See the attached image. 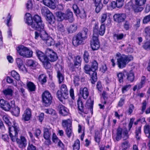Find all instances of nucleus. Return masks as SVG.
<instances>
[{
    "label": "nucleus",
    "mask_w": 150,
    "mask_h": 150,
    "mask_svg": "<svg viewBox=\"0 0 150 150\" xmlns=\"http://www.w3.org/2000/svg\"><path fill=\"white\" fill-rule=\"evenodd\" d=\"M98 68V63L96 60H94L91 62V68L88 65H85L84 67L85 72L88 74L92 80L95 82L96 81L97 79V73L96 70Z\"/></svg>",
    "instance_id": "f257e3e1"
},
{
    "label": "nucleus",
    "mask_w": 150,
    "mask_h": 150,
    "mask_svg": "<svg viewBox=\"0 0 150 150\" xmlns=\"http://www.w3.org/2000/svg\"><path fill=\"white\" fill-rule=\"evenodd\" d=\"M117 59V64L120 69H122L125 67L127 64L133 59V57L130 55H126L121 54L119 52L116 54Z\"/></svg>",
    "instance_id": "f03ea898"
},
{
    "label": "nucleus",
    "mask_w": 150,
    "mask_h": 150,
    "mask_svg": "<svg viewBox=\"0 0 150 150\" xmlns=\"http://www.w3.org/2000/svg\"><path fill=\"white\" fill-rule=\"evenodd\" d=\"M88 29L86 28L83 29V31L79 33L73 38L72 43L75 46L82 44L83 41L87 38Z\"/></svg>",
    "instance_id": "7ed1b4c3"
},
{
    "label": "nucleus",
    "mask_w": 150,
    "mask_h": 150,
    "mask_svg": "<svg viewBox=\"0 0 150 150\" xmlns=\"http://www.w3.org/2000/svg\"><path fill=\"white\" fill-rule=\"evenodd\" d=\"M57 96L60 101L64 103L65 100L69 97V93L67 86L65 84L62 85L60 90L57 93Z\"/></svg>",
    "instance_id": "20e7f679"
},
{
    "label": "nucleus",
    "mask_w": 150,
    "mask_h": 150,
    "mask_svg": "<svg viewBox=\"0 0 150 150\" xmlns=\"http://www.w3.org/2000/svg\"><path fill=\"white\" fill-rule=\"evenodd\" d=\"M9 136L13 142H14L18 137V134L20 128L18 124L14 122L12 126L8 127Z\"/></svg>",
    "instance_id": "39448f33"
},
{
    "label": "nucleus",
    "mask_w": 150,
    "mask_h": 150,
    "mask_svg": "<svg viewBox=\"0 0 150 150\" xmlns=\"http://www.w3.org/2000/svg\"><path fill=\"white\" fill-rule=\"evenodd\" d=\"M16 50L19 54L24 57L29 58L32 56L33 52L24 46H19Z\"/></svg>",
    "instance_id": "423d86ee"
},
{
    "label": "nucleus",
    "mask_w": 150,
    "mask_h": 150,
    "mask_svg": "<svg viewBox=\"0 0 150 150\" xmlns=\"http://www.w3.org/2000/svg\"><path fill=\"white\" fill-rule=\"evenodd\" d=\"M37 30L35 32V38L36 40H38L39 38H41L42 40H45L47 37V34L44 28H41L38 27L36 28H33Z\"/></svg>",
    "instance_id": "0eeeda50"
},
{
    "label": "nucleus",
    "mask_w": 150,
    "mask_h": 150,
    "mask_svg": "<svg viewBox=\"0 0 150 150\" xmlns=\"http://www.w3.org/2000/svg\"><path fill=\"white\" fill-rule=\"evenodd\" d=\"M31 26L33 28H36L38 27L41 28H44V25L42 23L40 17L38 15L34 16Z\"/></svg>",
    "instance_id": "6e6552de"
},
{
    "label": "nucleus",
    "mask_w": 150,
    "mask_h": 150,
    "mask_svg": "<svg viewBox=\"0 0 150 150\" xmlns=\"http://www.w3.org/2000/svg\"><path fill=\"white\" fill-rule=\"evenodd\" d=\"M42 98L43 103L45 106H48L51 104L52 97L49 92L45 91L42 95Z\"/></svg>",
    "instance_id": "1a4fd4ad"
},
{
    "label": "nucleus",
    "mask_w": 150,
    "mask_h": 150,
    "mask_svg": "<svg viewBox=\"0 0 150 150\" xmlns=\"http://www.w3.org/2000/svg\"><path fill=\"white\" fill-rule=\"evenodd\" d=\"M11 105L10 103L3 99L0 100V106L4 110L6 111H8L10 110L11 108H13L15 106V101H11Z\"/></svg>",
    "instance_id": "9d476101"
},
{
    "label": "nucleus",
    "mask_w": 150,
    "mask_h": 150,
    "mask_svg": "<svg viewBox=\"0 0 150 150\" xmlns=\"http://www.w3.org/2000/svg\"><path fill=\"white\" fill-rule=\"evenodd\" d=\"M122 135L123 136V138L124 139H126L128 138V133L127 130L123 132L122 128L120 127L118 128L117 130L116 140L117 141L120 140L122 137Z\"/></svg>",
    "instance_id": "9b49d317"
},
{
    "label": "nucleus",
    "mask_w": 150,
    "mask_h": 150,
    "mask_svg": "<svg viewBox=\"0 0 150 150\" xmlns=\"http://www.w3.org/2000/svg\"><path fill=\"white\" fill-rule=\"evenodd\" d=\"M47 58L50 62L55 61L57 59V54L52 50L47 49L46 51Z\"/></svg>",
    "instance_id": "f8f14e48"
},
{
    "label": "nucleus",
    "mask_w": 150,
    "mask_h": 150,
    "mask_svg": "<svg viewBox=\"0 0 150 150\" xmlns=\"http://www.w3.org/2000/svg\"><path fill=\"white\" fill-rule=\"evenodd\" d=\"M126 18V15L124 13H116L113 16L114 21L118 23L124 21Z\"/></svg>",
    "instance_id": "ddd939ff"
},
{
    "label": "nucleus",
    "mask_w": 150,
    "mask_h": 150,
    "mask_svg": "<svg viewBox=\"0 0 150 150\" xmlns=\"http://www.w3.org/2000/svg\"><path fill=\"white\" fill-rule=\"evenodd\" d=\"M16 140L20 148L23 149L26 146L27 140L24 137L21 136L19 139H18L17 137Z\"/></svg>",
    "instance_id": "4468645a"
},
{
    "label": "nucleus",
    "mask_w": 150,
    "mask_h": 150,
    "mask_svg": "<svg viewBox=\"0 0 150 150\" xmlns=\"http://www.w3.org/2000/svg\"><path fill=\"white\" fill-rule=\"evenodd\" d=\"M91 45L93 50H98L100 47V43L98 38L93 37L91 41Z\"/></svg>",
    "instance_id": "2eb2a0df"
},
{
    "label": "nucleus",
    "mask_w": 150,
    "mask_h": 150,
    "mask_svg": "<svg viewBox=\"0 0 150 150\" xmlns=\"http://www.w3.org/2000/svg\"><path fill=\"white\" fill-rule=\"evenodd\" d=\"M57 108L60 114L64 116L68 115L69 112V110L64 105L59 104L57 106Z\"/></svg>",
    "instance_id": "dca6fc26"
},
{
    "label": "nucleus",
    "mask_w": 150,
    "mask_h": 150,
    "mask_svg": "<svg viewBox=\"0 0 150 150\" xmlns=\"http://www.w3.org/2000/svg\"><path fill=\"white\" fill-rule=\"evenodd\" d=\"M126 7L127 6V8H132L135 12H138L142 11L143 9V7H137L136 4L133 5V3L130 1L126 5Z\"/></svg>",
    "instance_id": "f3484780"
},
{
    "label": "nucleus",
    "mask_w": 150,
    "mask_h": 150,
    "mask_svg": "<svg viewBox=\"0 0 150 150\" xmlns=\"http://www.w3.org/2000/svg\"><path fill=\"white\" fill-rule=\"evenodd\" d=\"M79 93L80 96L84 99H86L87 98L89 94V92L87 88L86 87L80 88Z\"/></svg>",
    "instance_id": "a211bd4d"
},
{
    "label": "nucleus",
    "mask_w": 150,
    "mask_h": 150,
    "mask_svg": "<svg viewBox=\"0 0 150 150\" xmlns=\"http://www.w3.org/2000/svg\"><path fill=\"white\" fill-rule=\"evenodd\" d=\"M31 116V110L29 108H27L25 111L22 115V120L26 121H28L30 119Z\"/></svg>",
    "instance_id": "6ab92c4d"
},
{
    "label": "nucleus",
    "mask_w": 150,
    "mask_h": 150,
    "mask_svg": "<svg viewBox=\"0 0 150 150\" xmlns=\"http://www.w3.org/2000/svg\"><path fill=\"white\" fill-rule=\"evenodd\" d=\"M59 67L60 68V70H59L57 71V77L58 79L59 83L60 84L62 83L64 80V75L63 74L62 67L60 65L59 66Z\"/></svg>",
    "instance_id": "aec40b11"
},
{
    "label": "nucleus",
    "mask_w": 150,
    "mask_h": 150,
    "mask_svg": "<svg viewBox=\"0 0 150 150\" xmlns=\"http://www.w3.org/2000/svg\"><path fill=\"white\" fill-rule=\"evenodd\" d=\"M5 97L8 99L12 98L13 93V90L9 88H7L2 91Z\"/></svg>",
    "instance_id": "412c9836"
},
{
    "label": "nucleus",
    "mask_w": 150,
    "mask_h": 150,
    "mask_svg": "<svg viewBox=\"0 0 150 150\" xmlns=\"http://www.w3.org/2000/svg\"><path fill=\"white\" fill-rule=\"evenodd\" d=\"M96 8V11L97 13H99L103 8V5L101 3V0H93Z\"/></svg>",
    "instance_id": "4be33fe9"
},
{
    "label": "nucleus",
    "mask_w": 150,
    "mask_h": 150,
    "mask_svg": "<svg viewBox=\"0 0 150 150\" xmlns=\"http://www.w3.org/2000/svg\"><path fill=\"white\" fill-rule=\"evenodd\" d=\"M26 85L28 90L30 92L35 91H36V87L33 83L28 81L27 82Z\"/></svg>",
    "instance_id": "5701e85b"
},
{
    "label": "nucleus",
    "mask_w": 150,
    "mask_h": 150,
    "mask_svg": "<svg viewBox=\"0 0 150 150\" xmlns=\"http://www.w3.org/2000/svg\"><path fill=\"white\" fill-rule=\"evenodd\" d=\"M65 19L68 20L70 22H72L74 20L73 13L68 10L65 13Z\"/></svg>",
    "instance_id": "b1692460"
},
{
    "label": "nucleus",
    "mask_w": 150,
    "mask_h": 150,
    "mask_svg": "<svg viewBox=\"0 0 150 150\" xmlns=\"http://www.w3.org/2000/svg\"><path fill=\"white\" fill-rule=\"evenodd\" d=\"M43 2L45 5L52 9L55 8V4L52 0H43Z\"/></svg>",
    "instance_id": "393cba45"
},
{
    "label": "nucleus",
    "mask_w": 150,
    "mask_h": 150,
    "mask_svg": "<svg viewBox=\"0 0 150 150\" xmlns=\"http://www.w3.org/2000/svg\"><path fill=\"white\" fill-rule=\"evenodd\" d=\"M25 19L26 23L29 25L31 26V24L33 22V19H32L31 15L29 13H26Z\"/></svg>",
    "instance_id": "a878e982"
},
{
    "label": "nucleus",
    "mask_w": 150,
    "mask_h": 150,
    "mask_svg": "<svg viewBox=\"0 0 150 150\" xmlns=\"http://www.w3.org/2000/svg\"><path fill=\"white\" fill-rule=\"evenodd\" d=\"M36 52L37 57L40 60L42 61L47 58L44 54L41 51L38 50H36Z\"/></svg>",
    "instance_id": "bb28decb"
},
{
    "label": "nucleus",
    "mask_w": 150,
    "mask_h": 150,
    "mask_svg": "<svg viewBox=\"0 0 150 150\" xmlns=\"http://www.w3.org/2000/svg\"><path fill=\"white\" fill-rule=\"evenodd\" d=\"M16 62L18 65V68L20 70L23 71L25 69V68L23 64V61L21 59L19 58L16 59Z\"/></svg>",
    "instance_id": "cd10ccee"
},
{
    "label": "nucleus",
    "mask_w": 150,
    "mask_h": 150,
    "mask_svg": "<svg viewBox=\"0 0 150 150\" xmlns=\"http://www.w3.org/2000/svg\"><path fill=\"white\" fill-rule=\"evenodd\" d=\"M51 133L50 130L47 128L45 127L44 128L43 137L45 139H48L50 138Z\"/></svg>",
    "instance_id": "c85d7f7f"
},
{
    "label": "nucleus",
    "mask_w": 150,
    "mask_h": 150,
    "mask_svg": "<svg viewBox=\"0 0 150 150\" xmlns=\"http://www.w3.org/2000/svg\"><path fill=\"white\" fill-rule=\"evenodd\" d=\"M71 121L69 119H67L66 120H63L62 121V126L64 127H71Z\"/></svg>",
    "instance_id": "c756f323"
},
{
    "label": "nucleus",
    "mask_w": 150,
    "mask_h": 150,
    "mask_svg": "<svg viewBox=\"0 0 150 150\" xmlns=\"http://www.w3.org/2000/svg\"><path fill=\"white\" fill-rule=\"evenodd\" d=\"M77 28V24H73L70 25L69 27L67 28V30L68 33H72L75 32Z\"/></svg>",
    "instance_id": "7c9ffc66"
},
{
    "label": "nucleus",
    "mask_w": 150,
    "mask_h": 150,
    "mask_svg": "<svg viewBox=\"0 0 150 150\" xmlns=\"http://www.w3.org/2000/svg\"><path fill=\"white\" fill-rule=\"evenodd\" d=\"M49 61V60L46 58L44 60L41 61L43 63L44 67L46 69H50L52 67Z\"/></svg>",
    "instance_id": "2f4dec72"
},
{
    "label": "nucleus",
    "mask_w": 150,
    "mask_h": 150,
    "mask_svg": "<svg viewBox=\"0 0 150 150\" xmlns=\"http://www.w3.org/2000/svg\"><path fill=\"white\" fill-rule=\"evenodd\" d=\"M26 65L32 68H34L38 65V63L35 61L29 60L27 62Z\"/></svg>",
    "instance_id": "473e14b6"
},
{
    "label": "nucleus",
    "mask_w": 150,
    "mask_h": 150,
    "mask_svg": "<svg viewBox=\"0 0 150 150\" xmlns=\"http://www.w3.org/2000/svg\"><path fill=\"white\" fill-rule=\"evenodd\" d=\"M127 79L130 82H132L134 80V74L132 71H130L129 72L126 74Z\"/></svg>",
    "instance_id": "72a5a7b5"
},
{
    "label": "nucleus",
    "mask_w": 150,
    "mask_h": 150,
    "mask_svg": "<svg viewBox=\"0 0 150 150\" xmlns=\"http://www.w3.org/2000/svg\"><path fill=\"white\" fill-rule=\"evenodd\" d=\"M144 129L146 136L149 138H150V126L146 125L144 127Z\"/></svg>",
    "instance_id": "f704fd0d"
},
{
    "label": "nucleus",
    "mask_w": 150,
    "mask_h": 150,
    "mask_svg": "<svg viewBox=\"0 0 150 150\" xmlns=\"http://www.w3.org/2000/svg\"><path fill=\"white\" fill-rule=\"evenodd\" d=\"M77 104L78 109L81 112H83V102L80 98H79L77 100Z\"/></svg>",
    "instance_id": "c9c22d12"
},
{
    "label": "nucleus",
    "mask_w": 150,
    "mask_h": 150,
    "mask_svg": "<svg viewBox=\"0 0 150 150\" xmlns=\"http://www.w3.org/2000/svg\"><path fill=\"white\" fill-rule=\"evenodd\" d=\"M43 40L46 41V43L48 46H51L54 44V40L51 38L49 37L48 35L46 39Z\"/></svg>",
    "instance_id": "e433bc0d"
},
{
    "label": "nucleus",
    "mask_w": 150,
    "mask_h": 150,
    "mask_svg": "<svg viewBox=\"0 0 150 150\" xmlns=\"http://www.w3.org/2000/svg\"><path fill=\"white\" fill-rule=\"evenodd\" d=\"M146 0H135V4L137 7H142V6L144 5Z\"/></svg>",
    "instance_id": "4c0bfd02"
},
{
    "label": "nucleus",
    "mask_w": 150,
    "mask_h": 150,
    "mask_svg": "<svg viewBox=\"0 0 150 150\" xmlns=\"http://www.w3.org/2000/svg\"><path fill=\"white\" fill-rule=\"evenodd\" d=\"M145 37L146 39L149 40L150 39V27L147 26L144 29Z\"/></svg>",
    "instance_id": "58836bf2"
},
{
    "label": "nucleus",
    "mask_w": 150,
    "mask_h": 150,
    "mask_svg": "<svg viewBox=\"0 0 150 150\" xmlns=\"http://www.w3.org/2000/svg\"><path fill=\"white\" fill-rule=\"evenodd\" d=\"M56 15L59 21H62L65 19V13L61 12H58L56 13Z\"/></svg>",
    "instance_id": "ea45409f"
},
{
    "label": "nucleus",
    "mask_w": 150,
    "mask_h": 150,
    "mask_svg": "<svg viewBox=\"0 0 150 150\" xmlns=\"http://www.w3.org/2000/svg\"><path fill=\"white\" fill-rule=\"evenodd\" d=\"M47 77L45 75L42 74L40 75L38 77V79L40 81L42 84L47 82Z\"/></svg>",
    "instance_id": "a19ab883"
},
{
    "label": "nucleus",
    "mask_w": 150,
    "mask_h": 150,
    "mask_svg": "<svg viewBox=\"0 0 150 150\" xmlns=\"http://www.w3.org/2000/svg\"><path fill=\"white\" fill-rule=\"evenodd\" d=\"M142 46L144 50L148 51H150V40L147 41L144 43Z\"/></svg>",
    "instance_id": "79ce46f5"
},
{
    "label": "nucleus",
    "mask_w": 150,
    "mask_h": 150,
    "mask_svg": "<svg viewBox=\"0 0 150 150\" xmlns=\"http://www.w3.org/2000/svg\"><path fill=\"white\" fill-rule=\"evenodd\" d=\"M11 76L17 80H19L20 76L19 74L14 70H13L11 72Z\"/></svg>",
    "instance_id": "37998d69"
},
{
    "label": "nucleus",
    "mask_w": 150,
    "mask_h": 150,
    "mask_svg": "<svg viewBox=\"0 0 150 150\" xmlns=\"http://www.w3.org/2000/svg\"><path fill=\"white\" fill-rule=\"evenodd\" d=\"M45 16H46V19L50 23L53 19L54 18V17L53 14L50 11Z\"/></svg>",
    "instance_id": "c03bdc74"
},
{
    "label": "nucleus",
    "mask_w": 150,
    "mask_h": 150,
    "mask_svg": "<svg viewBox=\"0 0 150 150\" xmlns=\"http://www.w3.org/2000/svg\"><path fill=\"white\" fill-rule=\"evenodd\" d=\"M117 76L118 80L120 83L123 82V78L124 77V74L122 72H120L117 74Z\"/></svg>",
    "instance_id": "a18cd8bd"
},
{
    "label": "nucleus",
    "mask_w": 150,
    "mask_h": 150,
    "mask_svg": "<svg viewBox=\"0 0 150 150\" xmlns=\"http://www.w3.org/2000/svg\"><path fill=\"white\" fill-rule=\"evenodd\" d=\"M74 150H79L80 147V143L79 140L76 139L73 145Z\"/></svg>",
    "instance_id": "49530a36"
},
{
    "label": "nucleus",
    "mask_w": 150,
    "mask_h": 150,
    "mask_svg": "<svg viewBox=\"0 0 150 150\" xmlns=\"http://www.w3.org/2000/svg\"><path fill=\"white\" fill-rule=\"evenodd\" d=\"M20 108L18 106L16 107L12 110V113L13 115L18 116L20 113Z\"/></svg>",
    "instance_id": "de8ad7c7"
},
{
    "label": "nucleus",
    "mask_w": 150,
    "mask_h": 150,
    "mask_svg": "<svg viewBox=\"0 0 150 150\" xmlns=\"http://www.w3.org/2000/svg\"><path fill=\"white\" fill-rule=\"evenodd\" d=\"M98 26L97 25H95L93 27V37L98 38Z\"/></svg>",
    "instance_id": "09e8293b"
},
{
    "label": "nucleus",
    "mask_w": 150,
    "mask_h": 150,
    "mask_svg": "<svg viewBox=\"0 0 150 150\" xmlns=\"http://www.w3.org/2000/svg\"><path fill=\"white\" fill-rule=\"evenodd\" d=\"M3 118L5 122L8 125V127L11 125V123L10 121L9 118L7 116L4 115Z\"/></svg>",
    "instance_id": "8fccbe9b"
},
{
    "label": "nucleus",
    "mask_w": 150,
    "mask_h": 150,
    "mask_svg": "<svg viewBox=\"0 0 150 150\" xmlns=\"http://www.w3.org/2000/svg\"><path fill=\"white\" fill-rule=\"evenodd\" d=\"M101 138V135L98 131H96L95 133V139L96 141L99 143Z\"/></svg>",
    "instance_id": "3c124183"
},
{
    "label": "nucleus",
    "mask_w": 150,
    "mask_h": 150,
    "mask_svg": "<svg viewBox=\"0 0 150 150\" xmlns=\"http://www.w3.org/2000/svg\"><path fill=\"white\" fill-rule=\"evenodd\" d=\"M124 35L123 33L115 34L113 35V37L114 39L117 40L122 39L124 37Z\"/></svg>",
    "instance_id": "603ef678"
},
{
    "label": "nucleus",
    "mask_w": 150,
    "mask_h": 150,
    "mask_svg": "<svg viewBox=\"0 0 150 150\" xmlns=\"http://www.w3.org/2000/svg\"><path fill=\"white\" fill-rule=\"evenodd\" d=\"M131 85L128 84L122 86V93H124L127 92L131 88Z\"/></svg>",
    "instance_id": "864d4df0"
},
{
    "label": "nucleus",
    "mask_w": 150,
    "mask_h": 150,
    "mask_svg": "<svg viewBox=\"0 0 150 150\" xmlns=\"http://www.w3.org/2000/svg\"><path fill=\"white\" fill-rule=\"evenodd\" d=\"M105 31V27L104 24H102L99 30V33L101 36H103L104 34Z\"/></svg>",
    "instance_id": "5fc2aeb1"
},
{
    "label": "nucleus",
    "mask_w": 150,
    "mask_h": 150,
    "mask_svg": "<svg viewBox=\"0 0 150 150\" xmlns=\"http://www.w3.org/2000/svg\"><path fill=\"white\" fill-rule=\"evenodd\" d=\"M81 59L79 56H77L75 61L74 65L75 66H79L81 65Z\"/></svg>",
    "instance_id": "6e6d98bb"
},
{
    "label": "nucleus",
    "mask_w": 150,
    "mask_h": 150,
    "mask_svg": "<svg viewBox=\"0 0 150 150\" xmlns=\"http://www.w3.org/2000/svg\"><path fill=\"white\" fill-rule=\"evenodd\" d=\"M88 106H89V108L90 111L91 113H93V100H91V99L88 100Z\"/></svg>",
    "instance_id": "4d7b16f0"
},
{
    "label": "nucleus",
    "mask_w": 150,
    "mask_h": 150,
    "mask_svg": "<svg viewBox=\"0 0 150 150\" xmlns=\"http://www.w3.org/2000/svg\"><path fill=\"white\" fill-rule=\"evenodd\" d=\"M89 55L88 52L85 51L83 54V59L84 61L86 63H88L89 61Z\"/></svg>",
    "instance_id": "13d9d810"
},
{
    "label": "nucleus",
    "mask_w": 150,
    "mask_h": 150,
    "mask_svg": "<svg viewBox=\"0 0 150 150\" xmlns=\"http://www.w3.org/2000/svg\"><path fill=\"white\" fill-rule=\"evenodd\" d=\"M41 11L42 15L45 16L48 13H49L50 11L46 7H43L41 9Z\"/></svg>",
    "instance_id": "bf43d9fd"
},
{
    "label": "nucleus",
    "mask_w": 150,
    "mask_h": 150,
    "mask_svg": "<svg viewBox=\"0 0 150 150\" xmlns=\"http://www.w3.org/2000/svg\"><path fill=\"white\" fill-rule=\"evenodd\" d=\"M107 14L105 13L102 14L100 16V21L102 23H104L107 18Z\"/></svg>",
    "instance_id": "052dcab7"
},
{
    "label": "nucleus",
    "mask_w": 150,
    "mask_h": 150,
    "mask_svg": "<svg viewBox=\"0 0 150 150\" xmlns=\"http://www.w3.org/2000/svg\"><path fill=\"white\" fill-rule=\"evenodd\" d=\"M45 112L46 113L52 115H54L56 113L55 111L51 108L45 109Z\"/></svg>",
    "instance_id": "680f3d73"
},
{
    "label": "nucleus",
    "mask_w": 150,
    "mask_h": 150,
    "mask_svg": "<svg viewBox=\"0 0 150 150\" xmlns=\"http://www.w3.org/2000/svg\"><path fill=\"white\" fill-rule=\"evenodd\" d=\"M66 132L68 137L70 138L72 134L71 127L67 128Z\"/></svg>",
    "instance_id": "e2e57ef3"
},
{
    "label": "nucleus",
    "mask_w": 150,
    "mask_h": 150,
    "mask_svg": "<svg viewBox=\"0 0 150 150\" xmlns=\"http://www.w3.org/2000/svg\"><path fill=\"white\" fill-rule=\"evenodd\" d=\"M124 0H116V4L117 8H120L123 5Z\"/></svg>",
    "instance_id": "0e129e2a"
},
{
    "label": "nucleus",
    "mask_w": 150,
    "mask_h": 150,
    "mask_svg": "<svg viewBox=\"0 0 150 150\" xmlns=\"http://www.w3.org/2000/svg\"><path fill=\"white\" fill-rule=\"evenodd\" d=\"M58 30L61 33L64 32L65 29L63 25L61 24H59L57 28Z\"/></svg>",
    "instance_id": "69168bd1"
},
{
    "label": "nucleus",
    "mask_w": 150,
    "mask_h": 150,
    "mask_svg": "<svg viewBox=\"0 0 150 150\" xmlns=\"http://www.w3.org/2000/svg\"><path fill=\"white\" fill-rule=\"evenodd\" d=\"M72 8L74 10V12L76 14H79L80 13V11L76 4H74Z\"/></svg>",
    "instance_id": "338daca9"
},
{
    "label": "nucleus",
    "mask_w": 150,
    "mask_h": 150,
    "mask_svg": "<svg viewBox=\"0 0 150 150\" xmlns=\"http://www.w3.org/2000/svg\"><path fill=\"white\" fill-rule=\"evenodd\" d=\"M134 108V106L133 104H130L129 107L128 109L127 110V113L130 115L132 112Z\"/></svg>",
    "instance_id": "774afa93"
}]
</instances>
